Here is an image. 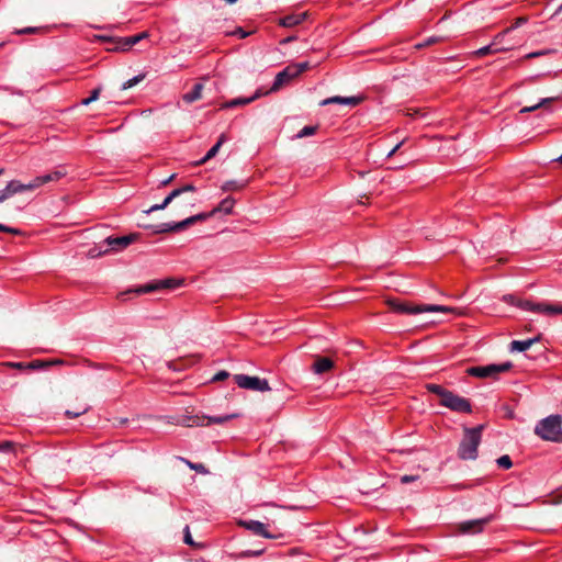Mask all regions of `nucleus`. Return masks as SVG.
I'll list each match as a JSON object with an SVG mask.
<instances>
[{
	"instance_id": "23",
	"label": "nucleus",
	"mask_w": 562,
	"mask_h": 562,
	"mask_svg": "<svg viewBox=\"0 0 562 562\" xmlns=\"http://www.w3.org/2000/svg\"><path fill=\"white\" fill-rule=\"evenodd\" d=\"M227 140V137L225 134H222L217 142L209 149V151L206 153V155L199 161V165H202L204 162H206L207 160L212 159L213 157L216 156V154L218 153L221 146Z\"/></svg>"
},
{
	"instance_id": "45",
	"label": "nucleus",
	"mask_w": 562,
	"mask_h": 562,
	"mask_svg": "<svg viewBox=\"0 0 562 562\" xmlns=\"http://www.w3.org/2000/svg\"><path fill=\"white\" fill-rule=\"evenodd\" d=\"M550 99H542L538 104L536 105H532V106H526L521 110V112H531V111H535L536 109L540 108L543 103L546 102H549Z\"/></svg>"
},
{
	"instance_id": "16",
	"label": "nucleus",
	"mask_w": 562,
	"mask_h": 562,
	"mask_svg": "<svg viewBox=\"0 0 562 562\" xmlns=\"http://www.w3.org/2000/svg\"><path fill=\"white\" fill-rule=\"evenodd\" d=\"M180 222L176 223H161L159 225H143V229H150L154 234H161L168 232H178L184 229V226H179Z\"/></svg>"
},
{
	"instance_id": "21",
	"label": "nucleus",
	"mask_w": 562,
	"mask_h": 562,
	"mask_svg": "<svg viewBox=\"0 0 562 562\" xmlns=\"http://www.w3.org/2000/svg\"><path fill=\"white\" fill-rule=\"evenodd\" d=\"M334 367V362L326 357H318L313 364V370L317 374L329 371Z\"/></svg>"
},
{
	"instance_id": "25",
	"label": "nucleus",
	"mask_w": 562,
	"mask_h": 562,
	"mask_svg": "<svg viewBox=\"0 0 562 562\" xmlns=\"http://www.w3.org/2000/svg\"><path fill=\"white\" fill-rule=\"evenodd\" d=\"M235 205V200L231 196L225 198L221 201V203L211 211V214H215L217 212H222L224 214H231L233 212V207Z\"/></svg>"
},
{
	"instance_id": "20",
	"label": "nucleus",
	"mask_w": 562,
	"mask_h": 562,
	"mask_svg": "<svg viewBox=\"0 0 562 562\" xmlns=\"http://www.w3.org/2000/svg\"><path fill=\"white\" fill-rule=\"evenodd\" d=\"M539 340H540V335L537 337L530 338V339H526V340H513L509 345V350L522 352V351H526L527 349H529L535 342H537Z\"/></svg>"
},
{
	"instance_id": "22",
	"label": "nucleus",
	"mask_w": 562,
	"mask_h": 562,
	"mask_svg": "<svg viewBox=\"0 0 562 562\" xmlns=\"http://www.w3.org/2000/svg\"><path fill=\"white\" fill-rule=\"evenodd\" d=\"M258 95L259 94L256 93L249 98H235L231 101H226V102L222 103L220 109H231V108L243 106V105L249 104L252 101H255L258 98Z\"/></svg>"
},
{
	"instance_id": "46",
	"label": "nucleus",
	"mask_w": 562,
	"mask_h": 562,
	"mask_svg": "<svg viewBox=\"0 0 562 562\" xmlns=\"http://www.w3.org/2000/svg\"><path fill=\"white\" fill-rule=\"evenodd\" d=\"M416 480H418V475H403L400 479L401 483L403 484H408L411 482H415Z\"/></svg>"
},
{
	"instance_id": "58",
	"label": "nucleus",
	"mask_w": 562,
	"mask_h": 562,
	"mask_svg": "<svg viewBox=\"0 0 562 562\" xmlns=\"http://www.w3.org/2000/svg\"><path fill=\"white\" fill-rule=\"evenodd\" d=\"M3 171H4V170L1 168V169H0V176L3 173Z\"/></svg>"
},
{
	"instance_id": "36",
	"label": "nucleus",
	"mask_w": 562,
	"mask_h": 562,
	"mask_svg": "<svg viewBox=\"0 0 562 562\" xmlns=\"http://www.w3.org/2000/svg\"><path fill=\"white\" fill-rule=\"evenodd\" d=\"M89 409L88 406H82L80 408H78L77 411H70V409H67L65 412V415L68 417V418H76V417H79L81 415H83L85 413H87Z\"/></svg>"
},
{
	"instance_id": "49",
	"label": "nucleus",
	"mask_w": 562,
	"mask_h": 562,
	"mask_svg": "<svg viewBox=\"0 0 562 562\" xmlns=\"http://www.w3.org/2000/svg\"><path fill=\"white\" fill-rule=\"evenodd\" d=\"M45 366H46L45 362L36 360V361L31 362L29 364V368H31V369H40V368H44Z\"/></svg>"
},
{
	"instance_id": "43",
	"label": "nucleus",
	"mask_w": 562,
	"mask_h": 562,
	"mask_svg": "<svg viewBox=\"0 0 562 562\" xmlns=\"http://www.w3.org/2000/svg\"><path fill=\"white\" fill-rule=\"evenodd\" d=\"M0 232L10 233V234H13V235H20L21 234L20 229L7 226L4 224H0Z\"/></svg>"
},
{
	"instance_id": "7",
	"label": "nucleus",
	"mask_w": 562,
	"mask_h": 562,
	"mask_svg": "<svg viewBox=\"0 0 562 562\" xmlns=\"http://www.w3.org/2000/svg\"><path fill=\"white\" fill-rule=\"evenodd\" d=\"M234 381L240 389L258 391V392H267L270 391L271 387L267 379H261L259 376H251L247 374H235Z\"/></svg>"
},
{
	"instance_id": "11",
	"label": "nucleus",
	"mask_w": 562,
	"mask_h": 562,
	"mask_svg": "<svg viewBox=\"0 0 562 562\" xmlns=\"http://www.w3.org/2000/svg\"><path fill=\"white\" fill-rule=\"evenodd\" d=\"M494 519L493 515L484 518L472 519L462 521L458 525L457 529L460 533L476 535L483 531L484 527Z\"/></svg>"
},
{
	"instance_id": "26",
	"label": "nucleus",
	"mask_w": 562,
	"mask_h": 562,
	"mask_svg": "<svg viewBox=\"0 0 562 562\" xmlns=\"http://www.w3.org/2000/svg\"><path fill=\"white\" fill-rule=\"evenodd\" d=\"M247 184H248V180H241V181L228 180L222 184L221 189L225 192L239 191V190H243L244 188H246Z\"/></svg>"
},
{
	"instance_id": "14",
	"label": "nucleus",
	"mask_w": 562,
	"mask_h": 562,
	"mask_svg": "<svg viewBox=\"0 0 562 562\" xmlns=\"http://www.w3.org/2000/svg\"><path fill=\"white\" fill-rule=\"evenodd\" d=\"M296 74H294L292 67L289 65L282 71L277 74L274 81L272 83L271 90L277 91L285 83L290 82L292 79L296 78Z\"/></svg>"
},
{
	"instance_id": "8",
	"label": "nucleus",
	"mask_w": 562,
	"mask_h": 562,
	"mask_svg": "<svg viewBox=\"0 0 562 562\" xmlns=\"http://www.w3.org/2000/svg\"><path fill=\"white\" fill-rule=\"evenodd\" d=\"M237 416H238V414H229V415L217 416V417L183 415L182 419H181V424L187 427L204 426V425H210V424H223L233 418H236Z\"/></svg>"
},
{
	"instance_id": "34",
	"label": "nucleus",
	"mask_w": 562,
	"mask_h": 562,
	"mask_svg": "<svg viewBox=\"0 0 562 562\" xmlns=\"http://www.w3.org/2000/svg\"><path fill=\"white\" fill-rule=\"evenodd\" d=\"M499 468L508 470L513 467V462L509 456L504 454L496 460Z\"/></svg>"
},
{
	"instance_id": "4",
	"label": "nucleus",
	"mask_w": 562,
	"mask_h": 562,
	"mask_svg": "<svg viewBox=\"0 0 562 562\" xmlns=\"http://www.w3.org/2000/svg\"><path fill=\"white\" fill-rule=\"evenodd\" d=\"M535 434L547 441L562 442L561 416L550 415L541 419L535 427Z\"/></svg>"
},
{
	"instance_id": "18",
	"label": "nucleus",
	"mask_w": 562,
	"mask_h": 562,
	"mask_svg": "<svg viewBox=\"0 0 562 562\" xmlns=\"http://www.w3.org/2000/svg\"><path fill=\"white\" fill-rule=\"evenodd\" d=\"M306 12L289 14L280 19L279 24L283 27H293L306 19Z\"/></svg>"
},
{
	"instance_id": "33",
	"label": "nucleus",
	"mask_w": 562,
	"mask_h": 562,
	"mask_svg": "<svg viewBox=\"0 0 562 562\" xmlns=\"http://www.w3.org/2000/svg\"><path fill=\"white\" fill-rule=\"evenodd\" d=\"M182 460L186 462V464H187L191 470H194V471H196L198 473H201V474H206V473H209V471H207V469L204 467V464H202V463H193V462H191V461H189V460H184V459H182Z\"/></svg>"
},
{
	"instance_id": "37",
	"label": "nucleus",
	"mask_w": 562,
	"mask_h": 562,
	"mask_svg": "<svg viewBox=\"0 0 562 562\" xmlns=\"http://www.w3.org/2000/svg\"><path fill=\"white\" fill-rule=\"evenodd\" d=\"M139 82H140V75H136L133 78L128 79L127 81L123 82V85L121 86V90L125 91V90L136 86Z\"/></svg>"
},
{
	"instance_id": "31",
	"label": "nucleus",
	"mask_w": 562,
	"mask_h": 562,
	"mask_svg": "<svg viewBox=\"0 0 562 562\" xmlns=\"http://www.w3.org/2000/svg\"><path fill=\"white\" fill-rule=\"evenodd\" d=\"M319 128V125H307L304 126L296 135L295 138H304L314 135Z\"/></svg>"
},
{
	"instance_id": "48",
	"label": "nucleus",
	"mask_w": 562,
	"mask_h": 562,
	"mask_svg": "<svg viewBox=\"0 0 562 562\" xmlns=\"http://www.w3.org/2000/svg\"><path fill=\"white\" fill-rule=\"evenodd\" d=\"M552 50H538V52H532V53H529L526 57L527 58H537V57H540V56H543L546 54H549L551 53Z\"/></svg>"
},
{
	"instance_id": "54",
	"label": "nucleus",
	"mask_w": 562,
	"mask_h": 562,
	"mask_svg": "<svg viewBox=\"0 0 562 562\" xmlns=\"http://www.w3.org/2000/svg\"><path fill=\"white\" fill-rule=\"evenodd\" d=\"M401 145H402V143H398V144H397V145H396V146H395V147H394V148L389 153V155H387V156L390 157V156L394 155V154L397 151V149L401 147Z\"/></svg>"
},
{
	"instance_id": "6",
	"label": "nucleus",
	"mask_w": 562,
	"mask_h": 562,
	"mask_svg": "<svg viewBox=\"0 0 562 562\" xmlns=\"http://www.w3.org/2000/svg\"><path fill=\"white\" fill-rule=\"evenodd\" d=\"M513 368L510 361L503 363H492L487 366H475L467 369V373L471 376L480 379H497L501 373L508 372Z\"/></svg>"
},
{
	"instance_id": "29",
	"label": "nucleus",
	"mask_w": 562,
	"mask_h": 562,
	"mask_svg": "<svg viewBox=\"0 0 562 562\" xmlns=\"http://www.w3.org/2000/svg\"><path fill=\"white\" fill-rule=\"evenodd\" d=\"M138 42H140V33H137L133 36L122 38L120 46L117 48H120L122 50H126Z\"/></svg>"
},
{
	"instance_id": "39",
	"label": "nucleus",
	"mask_w": 562,
	"mask_h": 562,
	"mask_svg": "<svg viewBox=\"0 0 562 562\" xmlns=\"http://www.w3.org/2000/svg\"><path fill=\"white\" fill-rule=\"evenodd\" d=\"M508 32H510V29H506L505 31L495 35L491 44L495 47H502L499 44Z\"/></svg>"
},
{
	"instance_id": "10",
	"label": "nucleus",
	"mask_w": 562,
	"mask_h": 562,
	"mask_svg": "<svg viewBox=\"0 0 562 562\" xmlns=\"http://www.w3.org/2000/svg\"><path fill=\"white\" fill-rule=\"evenodd\" d=\"M183 279L166 278L161 280H151L143 284V294L159 292L162 290H173L182 285Z\"/></svg>"
},
{
	"instance_id": "1",
	"label": "nucleus",
	"mask_w": 562,
	"mask_h": 562,
	"mask_svg": "<svg viewBox=\"0 0 562 562\" xmlns=\"http://www.w3.org/2000/svg\"><path fill=\"white\" fill-rule=\"evenodd\" d=\"M426 390L432 394H436L440 398L439 404L441 406L447 407L456 413H472V404L470 400L460 396L445 389L443 386L435 383L426 384Z\"/></svg>"
},
{
	"instance_id": "9",
	"label": "nucleus",
	"mask_w": 562,
	"mask_h": 562,
	"mask_svg": "<svg viewBox=\"0 0 562 562\" xmlns=\"http://www.w3.org/2000/svg\"><path fill=\"white\" fill-rule=\"evenodd\" d=\"M395 310L405 314L416 315L426 312H452V307H448L445 305H436V304H416L409 305L400 303L395 306Z\"/></svg>"
},
{
	"instance_id": "17",
	"label": "nucleus",
	"mask_w": 562,
	"mask_h": 562,
	"mask_svg": "<svg viewBox=\"0 0 562 562\" xmlns=\"http://www.w3.org/2000/svg\"><path fill=\"white\" fill-rule=\"evenodd\" d=\"M18 193H22L21 181H19V180L9 181L8 184L5 186V188L0 190V203Z\"/></svg>"
},
{
	"instance_id": "41",
	"label": "nucleus",
	"mask_w": 562,
	"mask_h": 562,
	"mask_svg": "<svg viewBox=\"0 0 562 562\" xmlns=\"http://www.w3.org/2000/svg\"><path fill=\"white\" fill-rule=\"evenodd\" d=\"M438 41H439V38H438V37H436V36H430V37H428L427 40H425L423 43L417 44V45H416V47H417V48L427 47V46H430V45H432V44L437 43Z\"/></svg>"
},
{
	"instance_id": "2",
	"label": "nucleus",
	"mask_w": 562,
	"mask_h": 562,
	"mask_svg": "<svg viewBox=\"0 0 562 562\" xmlns=\"http://www.w3.org/2000/svg\"><path fill=\"white\" fill-rule=\"evenodd\" d=\"M503 301L509 305L516 306L524 311L553 316L562 314V303L532 302L519 299L513 294L503 296Z\"/></svg>"
},
{
	"instance_id": "50",
	"label": "nucleus",
	"mask_w": 562,
	"mask_h": 562,
	"mask_svg": "<svg viewBox=\"0 0 562 562\" xmlns=\"http://www.w3.org/2000/svg\"><path fill=\"white\" fill-rule=\"evenodd\" d=\"M132 292H134V293H140V288H135V289H133V290H128V291H126V292H121V293L119 294V297H120L121 300H125V296H126L127 294L132 293Z\"/></svg>"
},
{
	"instance_id": "24",
	"label": "nucleus",
	"mask_w": 562,
	"mask_h": 562,
	"mask_svg": "<svg viewBox=\"0 0 562 562\" xmlns=\"http://www.w3.org/2000/svg\"><path fill=\"white\" fill-rule=\"evenodd\" d=\"M203 85L198 82L194 83L191 91L183 94L182 99L187 103H192L196 100H199L202 95Z\"/></svg>"
},
{
	"instance_id": "27",
	"label": "nucleus",
	"mask_w": 562,
	"mask_h": 562,
	"mask_svg": "<svg viewBox=\"0 0 562 562\" xmlns=\"http://www.w3.org/2000/svg\"><path fill=\"white\" fill-rule=\"evenodd\" d=\"M508 49H509V47H495L492 44H488V45L483 46V47L476 49L475 52H473V55H475L477 57H483L488 54L506 52Z\"/></svg>"
},
{
	"instance_id": "15",
	"label": "nucleus",
	"mask_w": 562,
	"mask_h": 562,
	"mask_svg": "<svg viewBox=\"0 0 562 562\" xmlns=\"http://www.w3.org/2000/svg\"><path fill=\"white\" fill-rule=\"evenodd\" d=\"M363 98L362 97H339V95H336V97H330V98H327L325 100H323L321 102V105H327V104H333V103H337V104H342V105H348V106H357L358 104H360L362 102Z\"/></svg>"
},
{
	"instance_id": "47",
	"label": "nucleus",
	"mask_w": 562,
	"mask_h": 562,
	"mask_svg": "<svg viewBox=\"0 0 562 562\" xmlns=\"http://www.w3.org/2000/svg\"><path fill=\"white\" fill-rule=\"evenodd\" d=\"M233 35L239 37V38H245L247 37L250 33L249 32H246L244 31L241 27H237L233 33Z\"/></svg>"
},
{
	"instance_id": "30",
	"label": "nucleus",
	"mask_w": 562,
	"mask_h": 562,
	"mask_svg": "<svg viewBox=\"0 0 562 562\" xmlns=\"http://www.w3.org/2000/svg\"><path fill=\"white\" fill-rule=\"evenodd\" d=\"M18 443L11 440L0 441V452L5 454H15Z\"/></svg>"
},
{
	"instance_id": "53",
	"label": "nucleus",
	"mask_w": 562,
	"mask_h": 562,
	"mask_svg": "<svg viewBox=\"0 0 562 562\" xmlns=\"http://www.w3.org/2000/svg\"><path fill=\"white\" fill-rule=\"evenodd\" d=\"M294 40H295V36H289V37L282 40L280 43L281 44H288V43H290V42H292Z\"/></svg>"
},
{
	"instance_id": "35",
	"label": "nucleus",
	"mask_w": 562,
	"mask_h": 562,
	"mask_svg": "<svg viewBox=\"0 0 562 562\" xmlns=\"http://www.w3.org/2000/svg\"><path fill=\"white\" fill-rule=\"evenodd\" d=\"M100 92H101V88H95L91 91L90 95L86 99H83L81 101V104L82 105H89L90 103H92L93 101L98 100L99 99V95H100Z\"/></svg>"
},
{
	"instance_id": "52",
	"label": "nucleus",
	"mask_w": 562,
	"mask_h": 562,
	"mask_svg": "<svg viewBox=\"0 0 562 562\" xmlns=\"http://www.w3.org/2000/svg\"><path fill=\"white\" fill-rule=\"evenodd\" d=\"M36 29L34 27H25L23 30H20L18 31L19 34H30V33H34Z\"/></svg>"
},
{
	"instance_id": "32",
	"label": "nucleus",
	"mask_w": 562,
	"mask_h": 562,
	"mask_svg": "<svg viewBox=\"0 0 562 562\" xmlns=\"http://www.w3.org/2000/svg\"><path fill=\"white\" fill-rule=\"evenodd\" d=\"M41 187H42V184H41L40 176H36L29 183H22L21 182V190H22V192H24V191H33V190H36V189H38Z\"/></svg>"
},
{
	"instance_id": "3",
	"label": "nucleus",
	"mask_w": 562,
	"mask_h": 562,
	"mask_svg": "<svg viewBox=\"0 0 562 562\" xmlns=\"http://www.w3.org/2000/svg\"><path fill=\"white\" fill-rule=\"evenodd\" d=\"M485 425L476 427H464L463 438L458 448V457L461 460H475L477 458V449L482 441V432Z\"/></svg>"
},
{
	"instance_id": "57",
	"label": "nucleus",
	"mask_w": 562,
	"mask_h": 562,
	"mask_svg": "<svg viewBox=\"0 0 562 562\" xmlns=\"http://www.w3.org/2000/svg\"><path fill=\"white\" fill-rule=\"evenodd\" d=\"M561 11H562V4L559 7L557 12H561Z\"/></svg>"
},
{
	"instance_id": "56",
	"label": "nucleus",
	"mask_w": 562,
	"mask_h": 562,
	"mask_svg": "<svg viewBox=\"0 0 562 562\" xmlns=\"http://www.w3.org/2000/svg\"><path fill=\"white\" fill-rule=\"evenodd\" d=\"M142 37H143V40L146 38L147 37V32L143 31Z\"/></svg>"
},
{
	"instance_id": "12",
	"label": "nucleus",
	"mask_w": 562,
	"mask_h": 562,
	"mask_svg": "<svg viewBox=\"0 0 562 562\" xmlns=\"http://www.w3.org/2000/svg\"><path fill=\"white\" fill-rule=\"evenodd\" d=\"M195 191H196V188L193 184H186V186H183L181 188H177V189L172 190L164 199V201L160 204L151 205L149 209L144 210L143 212L146 213V214H150V213H153L155 211L164 210V209H166L171 203V201L173 199H176L180 194L186 193V192H195Z\"/></svg>"
},
{
	"instance_id": "13",
	"label": "nucleus",
	"mask_w": 562,
	"mask_h": 562,
	"mask_svg": "<svg viewBox=\"0 0 562 562\" xmlns=\"http://www.w3.org/2000/svg\"><path fill=\"white\" fill-rule=\"evenodd\" d=\"M241 526H244L247 530L251 531L256 536H261L263 538L268 539H277L278 536L272 535L268 531L267 526L258 520H248V521H241Z\"/></svg>"
},
{
	"instance_id": "44",
	"label": "nucleus",
	"mask_w": 562,
	"mask_h": 562,
	"mask_svg": "<svg viewBox=\"0 0 562 562\" xmlns=\"http://www.w3.org/2000/svg\"><path fill=\"white\" fill-rule=\"evenodd\" d=\"M262 552H263V550H256V551L247 550V551L241 552L240 557H244V558L259 557L260 554H262Z\"/></svg>"
},
{
	"instance_id": "19",
	"label": "nucleus",
	"mask_w": 562,
	"mask_h": 562,
	"mask_svg": "<svg viewBox=\"0 0 562 562\" xmlns=\"http://www.w3.org/2000/svg\"><path fill=\"white\" fill-rule=\"evenodd\" d=\"M66 175H67V172L64 169H61V168L55 169V170H53L50 172H47L45 175H41L40 176L41 184L43 187V186H46V184H48L50 182H57L60 179H63Z\"/></svg>"
},
{
	"instance_id": "42",
	"label": "nucleus",
	"mask_w": 562,
	"mask_h": 562,
	"mask_svg": "<svg viewBox=\"0 0 562 562\" xmlns=\"http://www.w3.org/2000/svg\"><path fill=\"white\" fill-rule=\"evenodd\" d=\"M228 376H229V373H228L227 371H225V370H222V371L217 372V373L213 376L212 381H213V382L224 381V380H226Z\"/></svg>"
},
{
	"instance_id": "51",
	"label": "nucleus",
	"mask_w": 562,
	"mask_h": 562,
	"mask_svg": "<svg viewBox=\"0 0 562 562\" xmlns=\"http://www.w3.org/2000/svg\"><path fill=\"white\" fill-rule=\"evenodd\" d=\"M527 22V19L526 18H518L515 22V24L513 26H510V31L515 27H518L520 26L521 24L526 23Z\"/></svg>"
},
{
	"instance_id": "40",
	"label": "nucleus",
	"mask_w": 562,
	"mask_h": 562,
	"mask_svg": "<svg viewBox=\"0 0 562 562\" xmlns=\"http://www.w3.org/2000/svg\"><path fill=\"white\" fill-rule=\"evenodd\" d=\"M183 541L188 546L195 547V543H194V541H193V539L191 537V533H190L189 526H186V528H184Z\"/></svg>"
},
{
	"instance_id": "55",
	"label": "nucleus",
	"mask_w": 562,
	"mask_h": 562,
	"mask_svg": "<svg viewBox=\"0 0 562 562\" xmlns=\"http://www.w3.org/2000/svg\"><path fill=\"white\" fill-rule=\"evenodd\" d=\"M553 161H557L560 165H562V154L558 158L553 159Z\"/></svg>"
},
{
	"instance_id": "5",
	"label": "nucleus",
	"mask_w": 562,
	"mask_h": 562,
	"mask_svg": "<svg viewBox=\"0 0 562 562\" xmlns=\"http://www.w3.org/2000/svg\"><path fill=\"white\" fill-rule=\"evenodd\" d=\"M137 238V234H130L124 236H109L102 240L98 246L90 249L91 257H98L110 252H116L125 249Z\"/></svg>"
},
{
	"instance_id": "38",
	"label": "nucleus",
	"mask_w": 562,
	"mask_h": 562,
	"mask_svg": "<svg viewBox=\"0 0 562 562\" xmlns=\"http://www.w3.org/2000/svg\"><path fill=\"white\" fill-rule=\"evenodd\" d=\"M290 66L292 67L293 71H294V74H296V76H300L302 72H304L305 70H307L310 68V64L307 61L292 64Z\"/></svg>"
},
{
	"instance_id": "28",
	"label": "nucleus",
	"mask_w": 562,
	"mask_h": 562,
	"mask_svg": "<svg viewBox=\"0 0 562 562\" xmlns=\"http://www.w3.org/2000/svg\"><path fill=\"white\" fill-rule=\"evenodd\" d=\"M213 214L210 213H199L196 215H193V216H190L183 221H180V225L179 226H184L186 228L189 227L190 225L199 222V221H204L206 218H209L210 216H212Z\"/></svg>"
}]
</instances>
